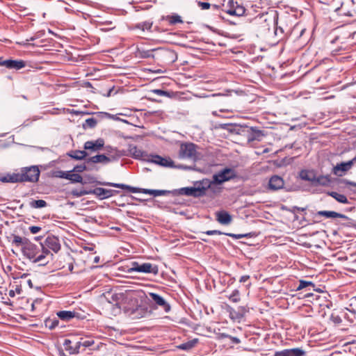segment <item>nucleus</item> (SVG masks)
Instances as JSON below:
<instances>
[{"label": "nucleus", "instance_id": "nucleus-1", "mask_svg": "<svg viewBox=\"0 0 356 356\" xmlns=\"http://www.w3.org/2000/svg\"><path fill=\"white\" fill-rule=\"evenodd\" d=\"M147 303L153 309L161 307L165 313H168L171 307L169 303L160 295L156 293H148L146 295Z\"/></svg>", "mask_w": 356, "mask_h": 356}, {"label": "nucleus", "instance_id": "nucleus-2", "mask_svg": "<svg viewBox=\"0 0 356 356\" xmlns=\"http://www.w3.org/2000/svg\"><path fill=\"white\" fill-rule=\"evenodd\" d=\"M179 156L181 159L196 160L197 159L196 146L193 143H183L180 146Z\"/></svg>", "mask_w": 356, "mask_h": 356}, {"label": "nucleus", "instance_id": "nucleus-3", "mask_svg": "<svg viewBox=\"0 0 356 356\" xmlns=\"http://www.w3.org/2000/svg\"><path fill=\"white\" fill-rule=\"evenodd\" d=\"M19 175L22 176V182L23 181H31L35 182L38 180L40 176V170L36 166H31L29 168H25L22 170L21 172H19Z\"/></svg>", "mask_w": 356, "mask_h": 356}, {"label": "nucleus", "instance_id": "nucleus-4", "mask_svg": "<svg viewBox=\"0 0 356 356\" xmlns=\"http://www.w3.org/2000/svg\"><path fill=\"white\" fill-rule=\"evenodd\" d=\"M129 273L139 272L144 273H153L156 274L158 268L156 266H153L149 263L138 264L134 262L132 266L128 270Z\"/></svg>", "mask_w": 356, "mask_h": 356}, {"label": "nucleus", "instance_id": "nucleus-5", "mask_svg": "<svg viewBox=\"0 0 356 356\" xmlns=\"http://www.w3.org/2000/svg\"><path fill=\"white\" fill-rule=\"evenodd\" d=\"M235 172L230 168H225L218 173L213 175V184H221L235 177Z\"/></svg>", "mask_w": 356, "mask_h": 356}, {"label": "nucleus", "instance_id": "nucleus-6", "mask_svg": "<svg viewBox=\"0 0 356 356\" xmlns=\"http://www.w3.org/2000/svg\"><path fill=\"white\" fill-rule=\"evenodd\" d=\"M53 254L50 252L43 245L40 243V252L36 254L35 257L32 260L34 263H40V265L44 266L47 264L52 259Z\"/></svg>", "mask_w": 356, "mask_h": 356}, {"label": "nucleus", "instance_id": "nucleus-7", "mask_svg": "<svg viewBox=\"0 0 356 356\" xmlns=\"http://www.w3.org/2000/svg\"><path fill=\"white\" fill-rule=\"evenodd\" d=\"M40 252V245L38 246L28 241L27 243L23 247L22 253L30 260H33L36 254Z\"/></svg>", "mask_w": 356, "mask_h": 356}, {"label": "nucleus", "instance_id": "nucleus-8", "mask_svg": "<svg viewBox=\"0 0 356 356\" xmlns=\"http://www.w3.org/2000/svg\"><path fill=\"white\" fill-rule=\"evenodd\" d=\"M355 163H356V158H353L347 162L338 163L334 167L333 173L337 176L341 177L352 168Z\"/></svg>", "mask_w": 356, "mask_h": 356}, {"label": "nucleus", "instance_id": "nucleus-9", "mask_svg": "<svg viewBox=\"0 0 356 356\" xmlns=\"http://www.w3.org/2000/svg\"><path fill=\"white\" fill-rule=\"evenodd\" d=\"M0 65L8 69L19 70L26 66V62L22 60H3L0 58Z\"/></svg>", "mask_w": 356, "mask_h": 356}, {"label": "nucleus", "instance_id": "nucleus-10", "mask_svg": "<svg viewBox=\"0 0 356 356\" xmlns=\"http://www.w3.org/2000/svg\"><path fill=\"white\" fill-rule=\"evenodd\" d=\"M129 154L137 159L148 161L149 155L134 145H129L128 147Z\"/></svg>", "mask_w": 356, "mask_h": 356}, {"label": "nucleus", "instance_id": "nucleus-11", "mask_svg": "<svg viewBox=\"0 0 356 356\" xmlns=\"http://www.w3.org/2000/svg\"><path fill=\"white\" fill-rule=\"evenodd\" d=\"M43 245L47 250L50 249L55 253H57L60 249L59 239L55 236H48Z\"/></svg>", "mask_w": 356, "mask_h": 356}, {"label": "nucleus", "instance_id": "nucleus-12", "mask_svg": "<svg viewBox=\"0 0 356 356\" xmlns=\"http://www.w3.org/2000/svg\"><path fill=\"white\" fill-rule=\"evenodd\" d=\"M147 161L163 167H172L173 165V161L170 158L162 157L159 155H149Z\"/></svg>", "mask_w": 356, "mask_h": 356}, {"label": "nucleus", "instance_id": "nucleus-13", "mask_svg": "<svg viewBox=\"0 0 356 356\" xmlns=\"http://www.w3.org/2000/svg\"><path fill=\"white\" fill-rule=\"evenodd\" d=\"M228 5L230 6V8L227 10V13L230 15H236V16H242L245 13V8L243 6L238 5L236 1L234 0H229L228 1Z\"/></svg>", "mask_w": 356, "mask_h": 356}, {"label": "nucleus", "instance_id": "nucleus-14", "mask_svg": "<svg viewBox=\"0 0 356 356\" xmlns=\"http://www.w3.org/2000/svg\"><path fill=\"white\" fill-rule=\"evenodd\" d=\"M104 145V140L102 138H98L96 140H89L85 143L84 149L91 152H97L101 149Z\"/></svg>", "mask_w": 356, "mask_h": 356}, {"label": "nucleus", "instance_id": "nucleus-15", "mask_svg": "<svg viewBox=\"0 0 356 356\" xmlns=\"http://www.w3.org/2000/svg\"><path fill=\"white\" fill-rule=\"evenodd\" d=\"M284 185V179L278 175H273L269 179L268 186L270 190L277 191L281 189Z\"/></svg>", "mask_w": 356, "mask_h": 356}, {"label": "nucleus", "instance_id": "nucleus-16", "mask_svg": "<svg viewBox=\"0 0 356 356\" xmlns=\"http://www.w3.org/2000/svg\"><path fill=\"white\" fill-rule=\"evenodd\" d=\"M95 341L92 339H81V341L76 343L74 348H67L69 350L70 354H77L79 353V348L81 346L85 348L90 347L94 344Z\"/></svg>", "mask_w": 356, "mask_h": 356}, {"label": "nucleus", "instance_id": "nucleus-17", "mask_svg": "<svg viewBox=\"0 0 356 356\" xmlns=\"http://www.w3.org/2000/svg\"><path fill=\"white\" fill-rule=\"evenodd\" d=\"M216 220L221 225H227L232 222V216L225 211H220L216 213Z\"/></svg>", "mask_w": 356, "mask_h": 356}, {"label": "nucleus", "instance_id": "nucleus-18", "mask_svg": "<svg viewBox=\"0 0 356 356\" xmlns=\"http://www.w3.org/2000/svg\"><path fill=\"white\" fill-rule=\"evenodd\" d=\"M195 186H197V189H200V193H201V196H203L206 194V191L207 189L213 188L214 184L213 181H211L208 179H204L197 183Z\"/></svg>", "mask_w": 356, "mask_h": 356}, {"label": "nucleus", "instance_id": "nucleus-19", "mask_svg": "<svg viewBox=\"0 0 356 356\" xmlns=\"http://www.w3.org/2000/svg\"><path fill=\"white\" fill-rule=\"evenodd\" d=\"M22 176L19 173L7 174L0 177V181L3 183H17L22 182Z\"/></svg>", "mask_w": 356, "mask_h": 356}, {"label": "nucleus", "instance_id": "nucleus-20", "mask_svg": "<svg viewBox=\"0 0 356 356\" xmlns=\"http://www.w3.org/2000/svg\"><path fill=\"white\" fill-rule=\"evenodd\" d=\"M316 215L320 216H324L327 218H348V217L346 215L333 211H319L317 212Z\"/></svg>", "mask_w": 356, "mask_h": 356}, {"label": "nucleus", "instance_id": "nucleus-21", "mask_svg": "<svg viewBox=\"0 0 356 356\" xmlns=\"http://www.w3.org/2000/svg\"><path fill=\"white\" fill-rule=\"evenodd\" d=\"M200 189H197V186L182 188L180 190V192L182 195L195 197H201V193H200Z\"/></svg>", "mask_w": 356, "mask_h": 356}, {"label": "nucleus", "instance_id": "nucleus-22", "mask_svg": "<svg viewBox=\"0 0 356 356\" xmlns=\"http://www.w3.org/2000/svg\"><path fill=\"white\" fill-rule=\"evenodd\" d=\"M203 234H205L207 235H214V234H218V235H221V234H225L227 236H229L233 238H235V239H241V238H243L244 237H245L247 235L246 234H232V233H223L219 230H208L205 232H203Z\"/></svg>", "mask_w": 356, "mask_h": 356}, {"label": "nucleus", "instance_id": "nucleus-23", "mask_svg": "<svg viewBox=\"0 0 356 356\" xmlns=\"http://www.w3.org/2000/svg\"><path fill=\"white\" fill-rule=\"evenodd\" d=\"M113 192L114 191L113 190L103 188H97L94 191V193L101 199H105L113 196Z\"/></svg>", "mask_w": 356, "mask_h": 356}, {"label": "nucleus", "instance_id": "nucleus-24", "mask_svg": "<svg viewBox=\"0 0 356 356\" xmlns=\"http://www.w3.org/2000/svg\"><path fill=\"white\" fill-rule=\"evenodd\" d=\"M263 136L264 134L260 130L256 129L255 127H251V133H250L248 136V140H260Z\"/></svg>", "mask_w": 356, "mask_h": 356}, {"label": "nucleus", "instance_id": "nucleus-25", "mask_svg": "<svg viewBox=\"0 0 356 356\" xmlns=\"http://www.w3.org/2000/svg\"><path fill=\"white\" fill-rule=\"evenodd\" d=\"M111 161V159L105 156L104 154L96 155L88 159V162H92L93 163H108Z\"/></svg>", "mask_w": 356, "mask_h": 356}, {"label": "nucleus", "instance_id": "nucleus-26", "mask_svg": "<svg viewBox=\"0 0 356 356\" xmlns=\"http://www.w3.org/2000/svg\"><path fill=\"white\" fill-rule=\"evenodd\" d=\"M28 239L26 238L21 237L18 235H13L12 244L15 245L16 247H21L22 250H23V247L27 243Z\"/></svg>", "mask_w": 356, "mask_h": 356}, {"label": "nucleus", "instance_id": "nucleus-27", "mask_svg": "<svg viewBox=\"0 0 356 356\" xmlns=\"http://www.w3.org/2000/svg\"><path fill=\"white\" fill-rule=\"evenodd\" d=\"M327 194H328V195L332 197L337 202H339L340 203H343V204L348 203V200L347 197L343 194H340V193H338L334 192V191L328 192Z\"/></svg>", "mask_w": 356, "mask_h": 356}, {"label": "nucleus", "instance_id": "nucleus-28", "mask_svg": "<svg viewBox=\"0 0 356 356\" xmlns=\"http://www.w3.org/2000/svg\"><path fill=\"white\" fill-rule=\"evenodd\" d=\"M57 316L63 321H69L75 316V312L71 311H60Z\"/></svg>", "mask_w": 356, "mask_h": 356}, {"label": "nucleus", "instance_id": "nucleus-29", "mask_svg": "<svg viewBox=\"0 0 356 356\" xmlns=\"http://www.w3.org/2000/svg\"><path fill=\"white\" fill-rule=\"evenodd\" d=\"M105 185L112 186H114L116 188H120L122 189H127L129 191L132 192V193H137L139 191V189L137 188L129 186H127V185H125L123 184L106 183V184H105Z\"/></svg>", "mask_w": 356, "mask_h": 356}, {"label": "nucleus", "instance_id": "nucleus-30", "mask_svg": "<svg viewBox=\"0 0 356 356\" xmlns=\"http://www.w3.org/2000/svg\"><path fill=\"white\" fill-rule=\"evenodd\" d=\"M65 179H69L74 183H81L82 182V177L79 174L72 173V172H67Z\"/></svg>", "mask_w": 356, "mask_h": 356}, {"label": "nucleus", "instance_id": "nucleus-31", "mask_svg": "<svg viewBox=\"0 0 356 356\" xmlns=\"http://www.w3.org/2000/svg\"><path fill=\"white\" fill-rule=\"evenodd\" d=\"M69 156L76 160H81L86 157L87 153L84 150H76L70 153Z\"/></svg>", "mask_w": 356, "mask_h": 356}, {"label": "nucleus", "instance_id": "nucleus-32", "mask_svg": "<svg viewBox=\"0 0 356 356\" xmlns=\"http://www.w3.org/2000/svg\"><path fill=\"white\" fill-rule=\"evenodd\" d=\"M197 343V339H194L193 340L188 341L186 343L180 344L178 347L179 349L188 350L193 348L196 343Z\"/></svg>", "mask_w": 356, "mask_h": 356}, {"label": "nucleus", "instance_id": "nucleus-33", "mask_svg": "<svg viewBox=\"0 0 356 356\" xmlns=\"http://www.w3.org/2000/svg\"><path fill=\"white\" fill-rule=\"evenodd\" d=\"M47 202L43 200H31L29 202V206L33 209L44 208L47 206Z\"/></svg>", "mask_w": 356, "mask_h": 356}, {"label": "nucleus", "instance_id": "nucleus-34", "mask_svg": "<svg viewBox=\"0 0 356 356\" xmlns=\"http://www.w3.org/2000/svg\"><path fill=\"white\" fill-rule=\"evenodd\" d=\"M46 327L50 330L54 329L58 325V320L56 318H47L44 321Z\"/></svg>", "mask_w": 356, "mask_h": 356}, {"label": "nucleus", "instance_id": "nucleus-35", "mask_svg": "<svg viewBox=\"0 0 356 356\" xmlns=\"http://www.w3.org/2000/svg\"><path fill=\"white\" fill-rule=\"evenodd\" d=\"M300 177L302 180L309 181H314L315 177L307 170H302L300 172Z\"/></svg>", "mask_w": 356, "mask_h": 356}, {"label": "nucleus", "instance_id": "nucleus-36", "mask_svg": "<svg viewBox=\"0 0 356 356\" xmlns=\"http://www.w3.org/2000/svg\"><path fill=\"white\" fill-rule=\"evenodd\" d=\"M288 350L289 352V356H303L305 354V352L300 348H295Z\"/></svg>", "mask_w": 356, "mask_h": 356}, {"label": "nucleus", "instance_id": "nucleus-37", "mask_svg": "<svg viewBox=\"0 0 356 356\" xmlns=\"http://www.w3.org/2000/svg\"><path fill=\"white\" fill-rule=\"evenodd\" d=\"M228 298L233 302H238L241 300L239 291L237 289L234 290Z\"/></svg>", "mask_w": 356, "mask_h": 356}, {"label": "nucleus", "instance_id": "nucleus-38", "mask_svg": "<svg viewBox=\"0 0 356 356\" xmlns=\"http://www.w3.org/2000/svg\"><path fill=\"white\" fill-rule=\"evenodd\" d=\"M229 316L233 320H235V321H240L241 318H243L240 315H239V313L238 312L237 309H234L233 308H229Z\"/></svg>", "mask_w": 356, "mask_h": 356}, {"label": "nucleus", "instance_id": "nucleus-39", "mask_svg": "<svg viewBox=\"0 0 356 356\" xmlns=\"http://www.w3.org/2000/svg\"><path fill=\"white\" fill-rule=\"evenodd\" d=\"M152 23L149 22H144L142 23H140L137 25V27L142 29L143 31L145 30H149L152 28Z\"/></svg>", "mask_w": 356, "mask_h": 356}, {"label": "nucleus", "instance_id": "nucleus-40", "mask_svg": "<svg viewBox=\"0 0 356 356\" xmlns=\"http://www.w3.org/2000/svg\"><path fill=\"white\" fill-rule=\"evenodd\" d=\"M143 193L145 194L153 195L154 196H158L163 193L161 191L151 189H143Z\"/></svg>", "mask_w": 356, "mask_h": 356}, {"label": "nucleus", "instance_id": "nucleus-41", "mask_svg": "<svg viewBox=\"0 0 356 356\" xmlns=\"http://www.w3.org/2000/svg\"><path fill=\"white\" fill-rule=\"evenodd\" d=\"M237 311L239 313V315L243 318L244 316L248 312V307L246 306H240L237 308Z\"/></svg>", "mask_w": 356, "mask_h": 356}, {"label": "nucleus", "instance_id": "nucleus-42", "mask_svg": "<svg viewBox=\"0 0 356 356\" xmlns=\"http://www.w3.org/2000/svg\"><path fill=\"white\" fill-rule=\"evenodd\" d=\"M308 286H314V284L311 282L305 281V280H300L299 286H298V290L302 289Z\"/></svg>", "mask_w": 356, "mask_h": 356}, {"label": "nucleus", "instance_id": "nucleus-43", "mask_svg": "<svg viewBox=\"0 0 356 356\" xmlns=\"http://www.w3.org/2000/svg\"><path fill=\"white\" fill-rule=\"evenodd\" d=\"M314 181H316V182H318V184H320L321 185H326L327 183L328 182L329 179H327V177H321L317 179H315Z\"/></svg>", "mask_w": 356, "mask_h": 356}, {"label": "nucleus", "instance_id": "nucleus-44", "mask_svg": "<svg viewBox=\"0 0 356 356\" xmlns=\"http://www.w3.org/2000/svg\"><path fill=\"white\" fill-rule=\"evenodd\" d=\"M274 356H289V350L284 349L281 351H277L275 353Z\"/></svg>", "mask_w": 356, "mask_h": 356}, {"label": "nucleus", "instance_id": "nucleus-45", "mask_svg": "<svg viewBox=\"0 0 356 356\" xmlns=\"http://www.w3.org/2000/svg\"><path fill=\"white\" fill-rule=\"evenodd\" d=\"M197 3H198V6L202 10H207V9H209L210 7H211V4L209 3H208V2H201V1H199Z\"/></svg>", "mask_w": 356, "mask_h": 356}, {"label": "nucleus", "instance_id": "nucleus-46", "mask_svg": "<svg viewBox=\"0 0 356 356\" xmlns=\"http://www.w3.org/2000/svg\"><path fill=\"white\" fill-rule=\"evenodd\" d=\"M86 122L90 127H94L97 124V120L92 118L87 119Z\"/></svg>", "mask_w": 356, "mask_h": 356}, {"label": "nucleus", "instance_id": "nucleus-47", "mask_svg": "<svg viewBox=\"0 0 356 356\" xmlns=\"http://www.w3.org/2000/svg\"><path fill=\"white\" fill-rule=\"evenodd\" d=\"M41 229H42V228L38 226H31L29 227V230H30L31 233L33 234L38 233Z\"/></svg>", "mask_w": 356, "mask_h": 356}, {"label": "nucleus", "instance_id": "nucleus-48", "mask_svg": "<svg viewBox=\"0 0 356 356\" xmlns=\"http://www.w3.org/2000/svg\"><path fill=\"white\" fill-rule=\"evenodd\" d=\"M86 168V165H79L75 166L74 168V169H73V171L76 172H81L83 170H85Z\"/></svg>", "mask_w": 356, "mask_h": 356}, {"label": "nucleus", "instance_id": "nucleus-49", "mask_svg": "<svg viewBox=\"0 0 356 356\" xmlns=\"http://www.w3.org/2000/svg\"><path fill=\"white\" fill-rule=\"evenodd\" d=\"M71 343H72L71 340L67 339H65L63 346H64L65 350L68 352H69V350L67 348H74V346H71Z\"/></svg>", "mask_w": 356, "mask_h": 356}, {"label": "nucleus", "instance_id": "nucleus-50", "mask_svg": "<svg viewBox=\"0 0 356 356\" xmlns=\"http://www.w3.org/2000/svg\"><path fill=\"white\" fill-rule=\"evenodd\" d=\"M154 93H155L156 95H158L159 96H166L168 94V92L157 89V90H154Z\"/></svg>", "mask_w": 356, "mask_h": 356}, {"label": "nucleus", "instance_id": "nucleus-51", "mask_svg": "<svg viewBox=\"0 0 356 356\" xmlns=\"http://www.w3.org/2000/svg\"><path fill=\"white\" fill-rule=\"evenodd\" d=\"M72 194L74 196L80 197L86 194V193L85 191H78L77 190H74L72 191Z\"/></svg>", "mask_w": 356, "mask_h": 356}, {"label": "nucleus", "instance_id": "nucleus-52", "mask_svg": "<svg viewBox=\"0 0 356 356\" xmlns=\"http://www.w3.org/2000/svg\"><path fill=\"white\" fill-rule=\"evenodd\" d=\"M171 22L173 23V24L178 23V22H181V19L180 16H178V15L173 16L172 18Z\"/></svg>", "mask_w": 356, "mask_h": 356}, {"label": "nucleus", "instance_id": "nucleus-53", "mask_svg": "<svg viewBox=\"0 0 356 356\" xmlns=\"http://www.w3.org/2000/svg\"><path fill=\"white\" fill-rule=\"evenodd\" d=\"M123 296L122 293H118V294H113L112 295L111 298L113 301H115L118 300L119 298H121Z\"/></svg>", "mask_w": 356, "mask_h": 356}, {"label": "nucleus", "instance_id": "nucleus-54", "mask_svg": "<svg viewBox=\"0 0 356 356\" xmlns=\"http://www.w3.org/2000/svg\"><path fill=\"white\" fill-rule=\"evenodd\" d=\"M229 339L232 340L233 343L236 344H238L241 343V340L238 337L230 336Z\"/></svg>", "mask_w": 356, "mask_h": 356}, {"label": "nucleus", "instance_id": "nucleus-55", "mask_svg": "<svg viewBox=\"0 0 356 356\" xmlns=\"http://www.w3.org/2000/svg\"><path fill=\"white\" fill-rule=\"evenodd\" d=\"M209 190L211 191L213 193H219L221 191V188L216 187V184H214L213 189Z\"/></svg>", "mask_w": 356, "mask_h": 356}, {"label": "nucleus", "instance_id": "nucleus-56", "mask_svg": "<svg viewBox=\"0 0 356 356\" xmlns=\"http://www.w3.org/2000/svg\"><path fill=\"white\" fill-rule=\"evenodd\" d=\"M250 276L249 275H243L241 277L239 281L240 282H245L248 280H249Z\"/></svg>", "mask_w": 356, "mask_h": 356}, {"label": "nucleus", "instance_id": "nucleus-57", "mask_svg": "<svg viewBox=\"0 0 356 356\" xmlns=\"http://www.w3.org/2000/svg\"><path fill=\"white\" fill-rule=\"evenodd\" d=\"M58 175H57V177H61V178H65V177L66 176V174H67V172L59 171V172H58Z\"/></svg>", "mask_w": 356, "mask_h": 356}, {"label": "nucleus", "instance_id": "nucleus-58", "mask_svg": "<svg viewBox=\"0 0 356 356\" xmlns=\"http://www.w3.org/2000/svg\"><path fill=\"white\" fill-rule=\"evenodd\" d=\"M220 338H229L230 337V335L227 334H225V333H221L220 335Z\"/></svg>", "mask_w": 356, "mask_h": 356}, {"label": "nucleus", "instance_id": "nucleus-59", "mask_svg": "<svg viewBox=\"0 0 356 356\" xmlns=\"http://www.w3.org/2000/svg\"><path fill=\"white\" fill-rule=\"evenodd\" d=\"M106 115H107L108 116H109V118L113 119V120H120V118L115 116V115H112L111 114H108V113H106Z\"/></svg>", "mask_w": 356, "mask_h": 356}, {"label": "nucleus", "instance_id": "nucleus-60", "mask_svg": "<svg viewBox=\"0 0 356 356\" xmlns=\"http://www.w3.org/2000/svg\"><path fill=\"white\" fill-rule=\"evenodd\" d=\"M346 184H348V185H351V186H356V183H355V182H352V181H346Z\"/></svg>", "mask_w": 356, "mask_h": 356}, {"label": "nucleus", "instance_id": "nucleus-61", "mask_svg": "<svg viewBox=\"0 0 356 356\" xmlns=\"http://www.w3.org/2000/svg\"><path fill=\"white\" fill-rule=\"evenodd\" d=\"M9 295H10V296H14V295H15L14 291H10Z\"/></svg>", "mask_w": 356, "mask_h": 356}, {"label": "nucleus", "instance_id": "nucleus-62", "mask_svg": "<svg viewBox=\"0 0 356 356\" xmlns=\"http://www.w3.org/2000/svg\"><path fill=\"white\" fill-rule=\"evenodd\" d=\"M28 284L30 286H32V282L31 280H28Z\"/></svg>", "mask_w": 356, "mask_h": 356}, {"label": "nucleus", "instance_id": "nucleus-63", "mask_svg": "<svg viewBox=\"0 0 356 356\" xmlns=\"http://www.w3.org/2000/svg\"><path fill=\"white\" fill-rule=\"evenodd\" d=\"M41 238H42V236H37V237H35V239L36 241H38V240H40V239H41Z\"/></svg>", "mask_w": 356, "mask_h": 356}, {"label": "nucleus", "instance_id": "nucleus-64", "mask_svg": "<svg viewBox=\"0 0 356 356\" xmlns=\"http://www.w3.org/2000/svg\"><path fill=\"white\" fill-rule=\"evenodd\" d=\"M145 56L146 57H149L150 56V54L149 52H147L145 55Z\"/></svg>", "mask_w": 356, "mask_h": 356}]
</instances>
